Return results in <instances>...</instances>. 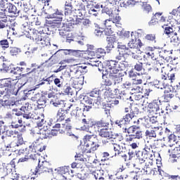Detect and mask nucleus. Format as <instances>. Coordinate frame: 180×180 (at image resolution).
I'll list each match as a JSON object with an SVG mask.
<instances>
[{"label":"nucleus","mask_w":180,"mask_h":180,"mask_svg":"<svg viewBox=\"0 0 180 180\" xmlns=\"http://www.w3.org/2000/svg\"><path fill=\"white\" fill-rule=\"evenodd\" d=\"M84 96L83 98V103L84 105V110H86V112H89L92 108L96 109L101 106V96H99V90H93L89 95Z\"/></svg>","instance_id":"nucleus-1"},{"label":"nucleus","mask_w":180,"mask_h":180,"mask_svg":"<svg viewBox=\"0 0 180 180\" xmlns=\"http://www.w3.org/2000/svg\"><path fill=\"white\" fill-rule=\"evenodd\" d=\"M101 8H102V13H106L109 16V19L105 20V26H110L108 24L109 22L116 25L120 22V16H119V14H115L110 7L101 4Z\"/></svg>","instance_id":"nucleus-2"},{"label":"nucleus","mask_w":180,"mask_h":180,"mask_svg":"<svg viewBox=\"0 0 180 180\" xmlns=\"http://www.w3.org/2000/svg\"><path fill=\"white\" fill-rule=\"evenodd\" d=\"M136 116V112L133 110H130V113L127 114L122 118H120L115 121V124L122 129L123 133H127V127L130 124L131 119Z\"/></svg>","instance_id":"nucleus-3"},{"label":"nucleus","mask_w":180,"mask_h":180,"mask_svg":"<svg viewBox=\"0 0 180 180\" xmlns=\"http://www.w3.org/2000/svg\"><path fill=\"white\" fill-rule=\"evenodd\" d=\"M83 140L86 150H89L90 153L96 151L98 147H99V146H98V138H96V135H86Z\"/></svg>","instance_id":"nucleus-4"},{"label":"nucleus","mask_w":180,"mask_h":180,"mask_svg":"<svg viewBox=\"0 0 180 180\" xmlns=\"http://www.w3.org/2000/svg\"><path fill=\"white\" fill-rule=\"evenodd\" d=\"M0 6L4 12L12 13L15 16H19L20 11L18 10L16 6L12 4V3L8 2V0H0Z\"/></svg>","instance_id":"nucleus-5"},{"label":"nucleus","mask_w":180,"mask_h":180,"mask_svg":"<svg viewBox=\"0 0 180 180\" xmlns=\"http://www.w3.org/2000/svg\"><path fill=\"white\" fill-rule=\"evenodd\" d=\"M110 75H113L115 74H118L120 71H122L124 68V63H122L120 66L119 61L110 60L107 65Z\"/></svg>","instance_id":"nucleus-6"},{"label":"nucleus","mask_w":180,"mask_h":180,"mask_svg":"<svg viewBox=\"0 0 180 180\" xmlns=\"http://www.w3.org/2000/svg\"><path fill=\"white\" fill-rule=\"evenodd\" d=\"M39 130L43 139H51L52 136L58 134V130L51 129L50 125H44L42 128H39Z\"/></svg>","instance_id":"nucleus-7"},{"label":"nucleus","mask_w":180,"mask_h":180,"mask_svg":"<svg viewBox=\"0 0 180 180\" xmlns=\"http://www.w3.org/2000/svg\"><path fill=\"white\" fill-rule=\"evenodd\" d=\"M149 110L148 111L150 113H153L155 115H159L161 116V113H164V110L160 109L161 108V101L160 100H155L153 103L148 104Z\"/></svg>","instance_id":"nucleus-8"},{"label":"nucleus","mask_w":180,"mask_h":180,"mask_svg":"<svg viewBox=\"0 0 180 180\" xmlns=\"http://www.w3.org/2000/svg\"><path fill=\"white\" fill-rule=\"evenodd\" d=\"M11 86H12V82L8 79H0V88L1 94L4 95V96H6V95H9L11 94Z\"/></svg>","instance_id":"nucleus-9"},{"label":"nucleus","mask_w":180,"mask_h":180,"mask_svg":"<svg viewBox=\"0 0 180 180\" xmlns=\"http://www.w3.org/2000/svg\"><path fill=\"white\" fill-rule=\"evenodd\" d=\"M127 133L133 137V139H141L143 137V133L137 127L129 125V127H127Z\"/></svg>","instance_id":"nucleus-10"},{"label":"nucleus","mask_w":180,"mask_h":180,"mask_svg":"<svg viewBox=\"0 0 180 180\" xmlns=\"http://www.w3.org/2000/svg\"><path fill=\"white\" fill-rule=\"evenodd\" d=\"M139 154H141V157L146 160H148V158L149 160H153L154 151L148 147H145V148H143L142 151H137V155H139Z\"/></svg>","instance_id":"nucleus-11"},{"label":"nucleus","mask_w":180,"mask_h":180,"mask_svg":"<svg viewBox=\"0 0 180 180\" xmlns=\"http://www.w3.org/2000/svg\"><path fill=\"white\" fill-rule=\"evenodd\" d=\"M22 117L25 119V120L23 121L24 124H25V126H30L32 119H34V115L29 111H26L25 112H22Z\"/></svg>","instance_id":"nucleus-12"},{"label":"nucleus","mask_w":180,"mask_h":180,"mask_svg":"<svg viewBox=\"0 0 180 180\" xmlns=\"http://www.w3.org/2000/svg\"><path fill=\"white\" fill-rule=\"evenodd\" d=\"M43 172H53V169L47 168L44 165H40L36 167L34 172V175H40V174H43Z\"/></svg>","instance_id":"nucleus-13"},{"label":"nucleus","mask_w":180,"mask_h":180,"mask_svg":"<svg viewBox=\"0 0 180 180\" xmlns=\"http://www.w3.org/2000/svg\"><path fill=\"white\" fill-rule=\"evenodd\" d=\"M143 44L140 39H131V41L128 43V47H131V49H140V47H143Z\"/></svg>","instance_id":"nucleus-14"},{"label":"nucleus","mask_w":180,"mask_h":180,"mask_svg":"<svg viewBox=\"0 0 180 180\" xmlns=\"http://www.w3.org/2000/svg\"><path fill=\"white\" fill-rule=\"evenodd\" d=\"M136 155L137 157L136 159V164L133 165L134 168H136V167H143L144 165H146V164H147V162H146V160L147 159L142 157L141 154L138 155L137 151L136 152Z\"/></svg>","instance_id":"nucleus-15"},{"label":"nucleus","mask_w":180,"mask_h":180,"mask_svg":"<svg viewBox=\"0 0 180 180\" xmlns=\"http://www.w3.org/2000/svg\"><path fill=\"white\" fill-rule=\"evenodd\" d=\"M106 41L108 43L106 46L107 51H110V50H112V49H115V46L117 44L116 39L113 37H107Z\"/></svg>","instance_id":"nucleus-16"},{"label":"nucleus","mask_w":180,"mask_h":180,"mask_svg":"<svg viewBox=\"0 0 180 180\" xmlns=\"http://www.w3.org/2000/svg\"><path fill=\"white\" fill-rule=\"evenodd\" d=\"M41 34H40L37 30H33L32 31V35L29 37L30 40H33L37 44L40 41V40H41Z\"/></svg>","instance_id":"nucleus-17"},{"label":"nucleus","mask_w":180,"mask_h":180,"mask_svg":"<svg viewBox=\"0 0 180 180\" xmlns=\"http://www.w3.org/2000/svg\"><path fill=\"white\" fill-rule=\"evenodd\" d=\"M98 134L101 137L104 139H113V134L110 131V129H105L98 131Z\"/></svg>","instance_id":"nucleus-18"},{"label":"nucleus","mask_w":180,"mask_h":180,"mask_svg":"<svg viewBox=\"0 0 180 180\" xmlns=\"http://www.w3.org/2000/svg\"><path fill=\"white\" fill-rule=\"evenodd\" d=\"M124 54H127L128 56H132V58H138L137 49L136 48H131V46L127 47L125 51H124Z\"/></svg>","instance_id":"nucleus-19"},{"label":"nucleus","mask_w":180,"mask_h":180,"mask_svg":"<svg viewBox=\"0 0 180 180\" xmlns=\"http://www.w3.org/2000/svg\"><path fill=\"white\" fill-rule=\"evenodd\" d=\"M69 170H68V167H59L58 169V173L61 175L60 179H53V180H67V178H65V175L66 174H68Z\"/></svg>","instance_id":"nucleus-20"},{"label":"nucleus","mask_w":180,"mask_h":180,"mask_svg":"<svg viewBox=\"0 0 180 180\" xmlns=\"http://www.w3.org/2000/svg\"><path fill=\"white\" fill-rule=\"evenodd\" d=\"M88 112L86 110H84V108L82 109L79 107H77L75 110H73L70 115L72 117H75V119H78L79 117H81L84 115V112Z\"/></svg>","instance_id":"nucleus-21"},{"label":"nucleus","mask_w":180,"mask_h":180,"mask_svg":"<svg viewBox=\"0 0 180 180\" xmlns=\"http://www.w3.org/2000/svg\"><path fill=\"white\" fill-rule=\"evenodd\" d=\"M96 126L98 128V131H100L101 130H103V127H105V129H107V127H109V126H110V124L103 120H101L96 122Z\"/></svg>","instance_id":"nucleus-22"},{"label":"nucleus","mask_w":180,"mask_h":180,"mask_svg":"<svg viewBox=\"0 0 180 180\" xmlns=\"http://www.w3.org/2000/svg\"><path fill=\"white\" fill-rule=\"evenodd\" d=\"M110 79H112L114 85H118L123 81V77L120 76V75L115 74V75H110Z\"/></svg>","instance_id":"nucleus-23"},{"label":"nucleus","mask_w":180,"mask_h":180,"mask_svg":"<svg viewBox=\"0 0 180 180\" xmlns=\"http://www.w3.org/2000/svg\"><path fill=\"white\" fill-rule=\"evenodd\" d=\"M37 143H33L32 146H30V150L31 153H37V151H39L40 153L46 150V146H43L42 148L40 147V146H37Z\"/></svg>","instance_id":"nucleus-24"},{"label":"nucleus","mask_w":180,"mask_h":180,"mask_svg":"<svg viewBox=\"0 0 180 180\" xmlns=\"http://www.w3.org/2000/svg\"><path fill=\"white\" fill-rule=\"evenodd\" d=\"M91 54H93L94 57L97 58H102L106 54V51L102 48H98L96 50V52H91Z\"/></svg>","instance_id":"nucleus-25"},{"label":"nucleus","mask_w":180,"mask_h":180,"mask_svg":"<svg viewBox=\"0 0 180 180\" xmlns=\"http://www.w3.org/2000/svg\"><path fill=\"white\" fill-rule=\"evenodd\" d=\"M89 65H91V67H97L98 70L99 68H102V66L103 64L100 60H96V57L94 56V58H91L90 63H89Z\"/></svg>","instance_id":"nucleus-26"},{"label":"nucleus","mask_w":180,"mask_h":180,"mask_svg":"<svg viewBox=\"0 0 180 180\" xmlns=\"http://www.w3.org/2000/svg\"><path fill=\"white\" fill-rule=\"evenodd\" d=\"M54 16L52 17V19H55V22H61L63 20V11L58 10V8L55 9Z\"/></svg>","instance_id":"nucleus-27"},{"label":"nucleus","mask_w":180,"mask_h":180,"mask_svg":"<svg viewBox=\"0 0 180 180\" xmlns=\"http://www.w3.org/2000/svg\"><path fill=\"white\" fill-rule=\"evenodd\" d=\"M30 74H33V71H31L27 74L20 75V78L19 79H20V82L22 81V83H21V85L22 86L26 85V84H27V82H29V81L32 79L30 77H29V75Z\"/></svg>","instance_id":"nucleus-28"},{"label":"nucleus","mask_w":180,"mask_h":180,"mask_svg":"<svg viewBox=\"0 0 180 180\" xmlns=\"http://www.w3.org/2000/svg\"><path fill=\"white\" fill-rule=\"evenodd\" d=\"M72 12V4L70 1H66L65 4V15L68 16Z\"/></svg>","instance_id":"nucleus-29"},{"label":"nucleus","mask_w":180,"mask_h":180,"mask_svg":"<svg viewBox=\"0 0 180 180\" xmlns=\"http://www.w3.org/2000/svg\"><path fill=\"white\" fill-rule=\"evenodd\" d=\"M136 1L134 0H120V5L121 8H127V6H130V5H135Z\"/></svg>","instance_id":"nucleus-30"},{"label":"nucleus","mask_w":180,"mask_h":180,"mask_svg":"<svg viewBox=\"0 0 180 180\" xmlns=\"http://www.w3.org/2000/svg\"><path fill=\"white\" fill-rule=\"evenodd\" d=\"M162 28L165 30L164 33L167 34L168 37H171V36H174V28L171 26L165 25V27L162 26Z\"/></svg>","instance_id":"nucleus-31"},{"label":"nucleus","mask_w":180,"mask_h":180,"mask_svg":"<svg viewBox=\"0 0 180 180\" xmlns=\"http://www.w3.org/2000/svg\"><path fill=\"white\" fill-rule=\"evenodd\" d=\"M65 110L62 108L59 109L57 113V122H63L65 118Z\"/></svg>","instance_id":"nucleus-32"},{"label":"nucleus","mask_w":180,"mask_h":180,"mask_svg":"<svg viewBox=\"0 0 180 180\" xmlns=\"http://www.w3.org/2000/svg\"><path fill=\"white\" fill-rule=\"evenodd\" d=\"M178 18H180L179 14H178V11L174 9L172 12L169 13L168 20H176Z\"/></svg>","instance_id":"nucleus-33"},{"label":"nucleus","mask_w":180,"mask_h":180,"mask_svg":"<svg viewBox=\"0 0 180 180\" xmlns=\"http://www.w3.org/2000/svg\"><path fill=\"white\" fill-rule=\"evenodd\" d=\"M115 141L113 138H106V139L102 140V144L104 147H112Z\"/></svg>","instance_id":"nucleus-34"},{"label":"nucleus","mask_w":180,"mask_h":180,"mask_svg":"<svg viewBox=\"0 0 180 180\" xmlns=\"http://www.w3.org/2000/svg\"><path fill=\"white\" fill-rule=\"evenodd\" d=\"M92 175L95 177L96 180H105V178L102 176L103 175V170H97L92 173Z\"/></svg>","instance_id":"nucleus-35"},{"label":"nucleus","mask_w":180,"mask_h":180,"mask_svg":"<svg viewBox=\"0 0 180 180\" xmlns=\"http://www.w3.org/2000/svg\"><path fill=\"white\" fill-rule=\"evenodd\" d=\"M60 51H63V54L65 56H77L78 51L72 49H61Z\"/></svg>","instance_id":"nucleus-36"},{"label":"nucleus","mask_w":180,"mask_h":180,"mask_svg":"<svg viewBox=\"0 0 180 180\" xmlns=\"http://www.w3.org/2000/svg\"><path fill=\"white\" fill-rule=\"evenodd\" d=\"M38 108L39 109H43L46 108V103H47V101H46L45 97H41L38 101Z\"/></svg>","instance_id":"nucleus-37"},{"label":"nucleus","mask_w":180,"mask_h":180,"mask_svg":"<svg viewBox=\"0 0 180 180\" xmlns=\"http://www.w3.org/2000/svg\"><path fill=\"white\" fill-rule=\"evenodd\" d=\"M22 71H23V68H13L11 70H10V74H13V75H22Z\"/></svg>","instance_id":"nucleus-38"},{"label":"nucleus","mask_w":180,"mask_h":180,"mask_svg":"<svg viewBox=\"0 0 180 180\" xmlns=\"http://www.w3.org/2000/svg\"><path fill=\"white\" fill-rule=\"evenodd\" d=\"M171 54H172V51L164 50L160 52V56L161 58H163V60H167V57H170Z\"/></svg>","instance_id":"nucleus-39"},{"label":"nucleus","mask_w":180,"mask_h":180,"mask_svg":"<svg viewBox=\"0 0 180 180\" xmlns=\"http://www.w3.org/2000/svg\"><path fill=\"white\" fill-rule=\"evenodd\" d=\"M108 29L105 30H101V29L95 30L94 34L97 36V37H102V36H104V34L108 35Z\"/></svg>","instance_id":"nucleus-40"},{"label":"nucleus","mask_w":180,"mask_h":180,"mask_svg":"<svg viewBox=\"0 0 180 180\" xmlns=\"http://www.w3.org/2000/svg\"><path fill=\"white\" fill-rule=\"evenodd\" d=\"M169 143H170V146H175V144H178L179 143V141H176V136L174 134H171L169 136Z\"/></svg>","instance_id":"nucleus-41"},{"label":"nucleus","mask_w":180,"mask_h":180,"mask_svg":"<svg viewBox=\"0 0 180 180\" xmlns=\"http://www.w3.org/2000/svg\"><path fill=\"white\" fill-rule=\"evenodd\" d=\"M18 122L19 124H16V122H12L10 127H11V129H19V127H22L23 126V120H18Z\"/></svg>","instance_id":"nucleus-42"},{"label":"nucleus","mask_w":180,"mask_h":180,"mask_svg":"<svg viewBox=\"0 0 180 180\" xmlns=\"http://www.w3.org/2000/svg\"><path fill=\"white\" fill-rule=\"evenodd\" d=\"M143 91V89L139 86V84H132V87L131 89V94H134L137 92H141Z\"/></svg>","instance_id":"nucleus-43"},{"label":"nucleus","mask_w":180,"mask_h":180,"mask_svg":"<svg viewBox=\"0 0 180 180\" xmlns=\"http://www.w3.org/2000/svg\"><path fill=\"white\" fill-rule=\"evenodd\" d=\"M134 70H136V71L141 72V75H143V74H144V69L143 68L142 63H136L134 66Z\"/></svg>","instance_id":"nucleus-44"},{"label":"nucleus","mask_w":180,"mask_h":180,"mask_svg":"<svg viewBox=\"0 0 180 180\" xmlns=\"http://www.w3.org/2000/svg\"><path fill=\"white\" fill-rule=\"evenodd\" d=\"M131 95L134 99H135V101H141V99L144 98V96H143V93L141 91L131 94Z\"/></svg>","instance_id":"nucleus-45"},{"label":"nucleus","mask_w":180,"mask_h":180,"mask_svg":"<svg viewBox=\"0 0 180 180\" xmlns=\"http://www.w3.org/2000/svg\"><path fill=\"white\" fill-rule=\"evenodd\" d=\"M6 136L8 137H16L18 136V131H13L12 129H8L6 131Z\"/></svg>","instance_id":"nucleus-46"},{"label":"nucleus","mask_w":180,"mask_h":180,"mask_svg":"<svg viewBox=\"0 0 180 180\" xmlns=\"http://www.w3.org/2000/svg\"><path fill=\"white\" fill-rule=\"evenodd\" d=\"M141 73H138V72H134V71H130L129 72V77L132 79V81H134V79H136L140 77H141Z\"/></svg>","instance_id":"nucleus-47"},{"label":"nucleus","mask_w":180,"mask_h":180,"mask_svg":"<svg viewBox=\"0 0 180 180\" xmlns=\"http://www.w3.org/2000/svg\"><path fill=\"white\" fill-rule=\"evenodd\" d=\"M64 92L66 95H70L71 96L74 95V91L72 90V88L68 86H64Z\"/></svg>","instance_id":"nucleus-48"},{"label":"nucleus","mask_w":180,"mask_h":180,"mask_svg":"<svg viewBox=\"0 0 180 180\" xmlns=\"http://www.w3.org/2000/svg\"><path fill=\"white\" fill-rule=\"evenodd\" d=\"M9 51H10L11 56H17V54H19V53H20V49L13 47V48H10Z\"/></svg>","instance_id":"nucleus-49"},{"label":"nucleus","mask_w":180,"mask_h":180,"mask_svg":"<svg viewBox=\"0 0 180 180\" xmlns=\"http://www.w3.org/2000/svg\"><path fill=\"white\" fill-rule=\"evenodd\" d=\"M163 88L165 89V95L174 91V87L172 86L165 84L163 85Z\"/></svg>","instance_id":"nucleus-50"},{"label":"nucleus","mask_w":180,"mask_h":180,"mask_svg":"<svg viewBox=\"0 0 180 180\" xmlns=\"http://www.w3.org/2000/svg\"><path fill=\"white\" fill-rule=\"evenodd\" d=\"M55 12L56 8L51 6L48 8L49 16L51 19H53V17L56 16V15H54Z\"/></svg>","instance_id":"nucleus-51"},{"label":"nucleus","mask_w":180,"mask_h":180,"mask_svg":"<svg viewBox=\"0 0 180 180\" xmlns=\"http://www.w3.org/2000/svg\"><path fill=\"white\" fill-rule=\"evenodd\" d=\"M132 84L134 85H141V84H143V75H141V77H137L136 79H134L132 82Z\"/></svg>","instance_id":"nucleus-52"},{"label":"nucleus","mask_w":180,"mask_h":180,"mask_svg":"<svg viewBox=\"0 0 180 180\" xmlns=\"http://www.w3.org/2000/svg\"><path fill=\"white\" fill-rule=\"evenodd\" d=\"M0 45L1 46L2 49L5 50V49H8L9 47V42L8 39H3L0 41Z\"/></svg>","instance_id":"nucleus-53"},{"label":"nucleus","mask_w":180,"mask_h":180,"mask_svg":"<svg viewBox=\"0 0 180 180\" xmlns=\"http://www.w3.org/2000/svg\"><path fill=\"white\" fill-rule=\"evenodd\" d=\"M146 136H148V137H157V134H155V131L152 129H148L146 131Z\"/></svg>","instance_id":"nucleus-54"},{"label":"nucleus","mask_w":180,"mask_h":180,"mask_svg":"<svg viewBox=\"0 0 180 180\" xmlns=\"http://www.w3.org/2000/svg\"><path fill=\"white\" fill-rule=\"evenodd\" d=\"M133 86V83H130V82H126L122 84V88L124 89H128V91H131V88Z\"/></svg>","instance_id":"nucleus-55"},{"label":"nucleus","mask_w":180,"mask_h":180,"mask_svg":"<svg viewBox=\"0 0 180 180\" xmlns=\"http://www.w3.org/2000/svg\"><path fill=\"white\" fill-rule=\"evenodd\" d=\"M98 71H100L101 73H102L103 78L105 77V75H108L109 74V70L106 69V68L103 67V65L98 68Z\"/></svg>","instance_id":"nucleus-56"},{"label":"nucleus","mask_w":180,"mask_h":180,"mask_svg":"<svg viewBox=\"0 0 180 180\" xmlns=\"http://www.w3.org/2000/svg\"><path fill=\"white\" fill-rule=\"evenodd\" d=\"M118 52L124 53L127 47L126 45H123V44L118 42L117 44Z\"/></svg>","instance_id":"nucleus-57"},{"label":"nucleus","mask_w":180,"mask_h":180,"mask_svg":"<svg viewBox=\"0 0 180 180\" xmlns=\"http://www.w3.org/2000/svg\"><path fill=\"white\" fill-rule=\"evenodd\" d=\"M51 27H53V29H56V27H60L61 26V21H55L53 20L52 22H50Z\"/></svg>","instance_id":"nucleus-58"},{"label":"nucleus","mask_w":180,"mask_h":180,"mask_svg":"<svg viewBox=\"0 0 180 180\" xmlns=\"http://www.w3.org/2000/svg\"><path fill=\"white\" fill-rule=\"evenodd\" d=\"M170 37L172 43H178L179 38L178 37V34L176 32L173 33V35Z\"/></svg>","instance_id":"nucleus-59"},{"label":"nucleus","mask_w":180,"mask_h":180,"mask_svg":"<svg viewBox=\"0 0 180 180\" xmlns=\"http://www.w3.org/2000/svg\"><path fill=\"white\" fill-rule=\"evenodd\" d=\"M123 153H127V150L126 149L125 144L120 145L117 154H123Z\"/></svg>","instance_id":"nucleus-60"},{"label":"nucleus","mask_w":180,"mask_h":180,"mask_svg":"<svg viewBox=\"0 0 180 180\" xmlns=\"http://www.w3.org/2000/svg\"><path fill=\"white\" fill-rule=\"evenodd\" d=\"M143 8L144 12H146V13H149L150 11H151V6L147 3H144L143 4Z\"/></svg>","instance_id":"nucleus-61"},{"label":"nucleus","mask_w":180,"mask_h":180,"mask_svg":"<svg viewBox=\"0 0 180 180\" xmlns=\"http://www.w3.org/2000/svg\"><path fill=\"white\" fill-rule=\"evenodd\" d=\"M60 78L68 81L71 79V73H70V72H65L63 75L60 77Z\"/></svg>","instance_id":"nucleus-62"},{"label":"nucleus","mask_w":180,"mask_h":180,"mask_svg":"<svg viewBox=\"0 0 180 180\" xmlns=\"http://www.w3.org/2000/svg\"><path fill=\"white\" fill-rule=\"evenodd\" d=\"M119 55L116 56V60H118V61H122L124 62V52H118Z\"/></svg>","instance_id":"nucleus-63"},{"label":"nucleus","mask_w":180,"mask_h":180,"mask_svg":"<svg viewBox=\"0 0 180 180\" xmlns=\"http://www.w3.org/2000/svg\"><path fill=\"white\" fill-rule=\"evenodd\" d=\"M180 176L176 175V176H169L168 177H166L165 179H163V180H179Z\"/></svg>","instance_id":"nucleus-64"}]
</instances>
